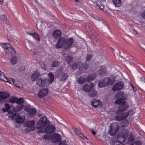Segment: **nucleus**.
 <instances>
[{"mask_svg": "<svg viewBox=\"0 0 145 145\" xmlns=\"http://www.w3.org/2000/svg\"><path fill=\"white\" fill-rule=\"evenodd\" d=\"M74 42V39L71 37L66 39L64 37L59 38L56 45V49L63 48L65 50H67L71 47Z\"/></svg>", "mask_w": 145, "mask_h": 145, "instance_id": "nucleus-1", "label": "nucleus"}, {"mask_svg": "<svg viewBox=\"0 0 145 145\" xmlns=\"http://www.w3.org/2000/svg\"><path fill=\"white\" fill-rule=\"evenodd\" d=\"M115 81V79L114 77H107L99 81L98 86L100 88L105 87L110 85H112Z\"/></svg>", "mask_w": 145, "mask_h": 145, "instance_id": "nucleus-2", "label": "nucleus"}, {"mask_svg": "<svg viewBox=\"0 0 145 145\" xmlns=\"http://www.w3.org/2000/svg\"><path fill=\"white\" fill-rule=\"evenodd\" d=\"M122 99H117L115 101L116 104L119 105L118 109L116 112V114H118L125 111L129 107V105L125 101H122Z\"/></svg>", "mask_w": 145, "mask_h": 145, "instance_id": "nucleus-3", "label": "nucleus"}, {"mask_svg": "<svg viewBox=\"0 0 145 145\" xmlns=\"http://www.w3.org/2000/svg\"><path fill=\"white\" fill-rule=\"evenodd\" d=\"M127 129H123L118 133L117 140L120 144H123L122 143L126 140L129 135Z\"/></svg>", "mask_w": 145, "mask_h": 145, "instance_id": "nucleus-4", "label": "nucleus"}, {"mask_svg": "<svg viewBox=\"0 0 145 145\" xmlns=\"http://www.w3.org/2000/svg\"><path fill=\"white\" fill-rule=\"evenodd\" d=\"M96 75L95 73L89 74L86 78L83 76H80L78 79V83L80 84H84L86 82L93 80L95 78Z\"/></svg>", "mask_w": 145, "mask_h": 145, "instance_id": "nucleus-5", "label": "nucleus"}, {"mask_svg": "<svg viewBox=\"0 0 145 145\" xmlns=\"http://www.w3.org/2000/svg\"><path fill=\"white\" fill-rule=\"evenodd\" d=\"M61 68H59L57 70L55 73L56 77L59 78L61 77L60 79L62 81H65L68 78V75L66 73H63Z\"/></svg>", "mask_w": 145, "mask_h": 145, "instance_id": "nucleus-6", "label": "nucleus"}, {"mask_svg": "<svg viewBox=\"0 0 145 145\" xmlns=\"http://www.w3.org/2000/svg\"><path fill=\"white\" fill-rule=\"evenodd\" d=\"M2 47L5 50L7 54H10L11 56L16 54V52L15 50L11 47L9 44L5 43L3 44Z\"/></svg>", "mask_w": 145, "mask_h": 145, "instance_id": "nucleus-7", "label": "nucleus"}, {"mask_svg": "<svg viewBox=\"0 0 145 145\" xmlns=\"http://www.w3.org/2000/svg\"><path fill=\"white\" fill-rule=\"evenodd\" d=\"M47 122V118L46 116H44L40 118L38 122L37 125L38 129H42L46 125Z\"/></svg>", "mask_w": 145, "mask_h": 145, "instance_id": "nucleus-8", "label": "nucleus"}, {"mask_svg": "<svg viewBox=\"0 0 145 145\" xmlns=\"http://www.w3.org/2000/svg\"><path fill=\"white\" fill-rule=\"evenodd\" d=\"M131 112H132V111H131ZM131 112V111H129V112H125L121 113H119L118 114H116L117 115L115 117V119L118 121L123 120L127 117Z\"/></svg>", "mask_w": 145, "mask_h": 145, "instance_id": "nucleus-9", "label": "nucleus"}, {"mask_svg": "<svg viewBox=\"0 0 145 145\" xmlns=\"http://www.w3.org/2000/svg\"><path fill=\"white\" fill-rule=\"evenodd\" d=\"M35 124V121L34 120L31 121H27L24 123V125L25 127H28L26 129V130L27 132L33 131L34 129L33 127Z\"/></svg>", "mask_w": 145, "mask_h": 145, "instance_id": "nucleus-10", "label": "nucleus"}, {"mask_svg": "<svg viewBox=\"0 0 145 145\" xmlns=\"http://www.w3.org/2000/svg\"><path fill=\"white\" fill-rule=\"evenodd\" d=\"M124 86L123 82L120 81L116 82L113 86L112 89L114 92L118 91L122 89Z\"/></svg>", "mask_w": 145, "mask_h": 145, "instance_id": "nucleus-11", "label": "nucleus"}, {"mask_svg": "<svg viewBox=\"0 0 145 145\" xmlns=\"http://www.w3.org/2000/svg\"><path fill=\"white\" fill-rule=\"evenodd\" d=\"M80 69L77 72V74L78 75H80L83 73L89 67L88 64L86 63H82L81 62H80Z\"/></svg>", "mask_w": 145, "mask_h": 145, "instance_id": "nucleus-12", "label": "nucleus"}, {"mask_svg": "<svg viewBox=\"0 0 145 145\" xmlns=\"http://www.w3.org/2000/svg\"><path fill=\"white\" fill-rule=\"evenodd\" d=\"M48 80L47 78L42 79L41 78H39L36 80L37 84L41 87L43 86H45L48 84Z\"/></svg>", "mask_w": 145, "mask_h": 145, "instance_id": "nucleus-13", "label": "nucleus"}, {"mask_svg": "<svg viewBox=\"0 0 145 145\" xmlns=\"http://www.w3.org/2000/svg\"><path fill=\"white\" fill-rule=\"evenodd\" d=\"M93 86V83L91 82H87L82 88V90L85 92H87L92 89Z\"/></svg>", "mask_w": 145, "mask_h": 145, "instance_id": "nucleus-14", "label": "nucleus"}, {"mask_svg": "<svg viewBox=\"0 0 145 145\" xmlns=\"http://www.w3.org/2000/svg\"><path fill=\"white\" fill-rule=\"evenodd\" d=\"M102 103L99 100L94 99L91 101V104L94 107L100 108L102 106Z\"/></svg>", "mask_w": 145, "mask_h": 145, "instance_id": "nucleus-15", "label": "nucleus"}, {"mask_svg": "<svg viewBox=\"0 0 145 145\" xmlns=\"http://www.w3.org/2000/svg\"><path fill=\"white\" fill-rule=\"evenodd\" d=\"M56 129L54 125H49L45 127L44 131L47 134H51L54 132Z\"/></svg>", "mask_w": 145, "mask_h": 145, "instance_id": "nucleus-16", "label": "nucleus"}, {"mask_svg": "<svg viewBox=\"0 0 145 145\" xmlns=\"http://www.w3.org/2000/svg\"><path fill=\"white\" fill-rule=\"evenodd\" d=\"M75 132L76 134L78 135L79 137L84 139H86V140L85 141L88 143H89L90 141L89 140L86 136H85L82 133V131L79 129H74Z\"/></svg>", "mask_w": 145, "mask_h": 145, "instance_id": "nucleus-17", "label": "nucleus"}, {"mask_svg": "<svg viewBox=\"0 0 145 145\" xmlns=\"http://www.w3.org/2000/svg\"><path fill=\"white\" fill-rule=\"evenodd\" d=\"M48 90L47 89H40L38 94V97L40 98H42L46 95L48 93Z\"/></svg>", "mask_w": 145, "mask_h": 145, "instance_id": "nucleus-18", "label": "nucleus"}, {"mask_svg": "<svg viewBox=\"0 0 145 145\" xmlns=\"http://www.w3.org/2000/svg\"><path fill=\"white\" fill-rule=\"evenodd\" d=\"M61 140V136L59 134L55 133L53 135L52 140L53 142H59Z\"/></svg>", "mask_w": 145, "mask_h": 145, "instance_id": "nucleus-19", "label": "nucleus"}, {"mask_svg": "<svg viewBox=\"0 0 145 145\" xmlns=\"http://www.w3.org/2000/svg\"><path fill=\"white\" fill-rule=\"evenodd\" d=\"M10 95V93L7 91H1L0 93V97L3 99H6L8 98Z\"/></svg>", "mask_w": 145, "mask_h": 145, "instance_id": "nucleus-20", "label": "nucleus"}, {"mask_svg": "<svg viewBox=\"0 0 145 145\" xmlns=\"http://www.w3.org/2000/svg\"><path fill=\"white\" fill-rule=\"evenodd\" d=\"M40 75V73L37 71H34L31 76V79L33 81H35Z\"/></svg>", "mask_w": 145, "mask_h": 145, "instance_id": "nucleus-21", "label": "nucleus"}, {"mask_svg": "<svg viewBox=\"0 0 145 145\" xmlns=\"http://www.w3.org/2000/svg\"><path fill=\"white\" fill-rule=\"evenodd\" d=\"M48 76L49 78V79L47 78L48 80V84H49L52 83L53 82L55 76L54 74L51 72H49L48 74Z\"/></svg>", "mask_w": 145, "mask_h": 145, "instance_id": "nucleus-22", "label": "nucleus"}, {"mask_svg": "<svg viewBox=\"0 0 145 145\" xmlns=\"http://www.w3.org/2000/svg\"><path fill=\"white\" fill-rule=\"evenodd\" d=\"M29 116L31 117L34 116L37 112L36 110L33 108L29 109L28 111Z\"/></svg>", "mask_w": 145, "mask_h": 145, "instance_id": "nucleus-23", "label": "nucleus"}, {"mask_svg": "<svg viewBox=\"0 0 145 145\" xmlns=\"http://www.w3.org/2000/svg\"><path fill=\"white\" fill-rule=\"evenodd\" d=\"M0 79L4 81L5 82H9L10 81L7 77L5 76V75L0 70Z\"/></svg>", "mask_w": 145, "mask_h": 145, "instance_id": "nucleus-24", "label": "nucleus"}, {"mask_svg": "<svg viewBox=\"0 0 145 145\" xmlns=\"http://www.w3.org/2000/svg\"><path fill=\"white\" fill-rule=\"evenodd\" d=\"M0 19L1 21L2 22H5L8 26H10L9 22L6 16L4 14L0 16Z\"/></svg>", "mask_w": 145, "mask_h": 145, "instance_id": "nucleus-25", "label": "nucleus"}, {"mask_svg": "<svg viewBox=\"0 0 145 145\" xmlns=\"http://www.w3.org/2000/svg\"><path fill=\"white\" fill-rule=\"evenodd\" d=\"M61 35V33L59 30H57L54 31L53 33V36L56 38L60 37Z\"/></svg>", "mask_w": 145, "mask_h": 145, "instance_id": "nucleus-26", "label": "nucleus"}, {"mask_svg": "<svg viewBox=\"0 0 145 145\" xmlns=\"http://www.w3.org/2000/svg\"><path fill=\"white\" fill-rule=\"evenodd\" d=\"M98 72L99 74H101V76L103 75L106 73V68L105 66H102L100 67Z\"/></svg>", "mask_w": 145, "mask_h": 145, "instance_id": "nucleus-27", "label": "nucleus"}, {"mask_svg": "<svg viewBox=\"0 0 145 145\" xmlns=\"http://www.w3.org/2000/svg\"><path fill=\"white\" fill-rule=\"evenodd\" d=\"M24 120L25 118L24 116H20V114H18L16 121L18 123H21L24 122Z\"/></svg>", "mask_w": 145, "mask_h": 145, "instance_id": "nucleus-28", "label": "nucleus"}, {"mask_svg": "<svg viewBox=\"0 0 145 145\" xmlns=\"http://www.w3.org/2000/svg\"><path fill=\"white\" fill-rule=\"evenodd\" d=\"M124 96V93L122 91H119L116 95V98L117 99H122V101H124V99L123 98Z\"/></svg>", "mask_w": 145, "mask_h": 145, "instance_id": "nucleus-29", "label": "nucleus"}, {"mask_svg": "<svg viewBox=\"0 0 145 145\" xmlns=\"http://www.w3.org/2000/svg\"><path fill=\"white\" fill-rule=\"evenodd\" d=\"M110 128L118 130L119 126L118 124L116 122L112 123L110 126Z\"/></svg>", "mask_w": 145, "mask_h": 145, "instance_id": "nucleus-30", "label": "nucleus"}, {"mask_svg": "<svg viewBox=\"0 0 145 145\" xmlns=\"http://www.w3.org/2000/svg\"><path fill=\"white\" fill-rule=\"evenodd\" d=\"M112 1L116 7H119L121 5V0H112Z\"/></svg>", "mask_w": 145, "mask_h": 145, "instance_id": "nucleus-31", "label": "nucleus"}, {"mask_svg": "<svg viewBox=\"0 0 145 145\" xmlns=\"http://www.w3.org/2000/svg\"><path fill=\"white\" fill-rule=\"evenodd\" d=\"M9 80L10 81L9 82V83L11 84V82H10V81H12L15 86L17 87H19V84H18L19 82L18 80H15L14 79L12 78H10L9 79Z\"/></svg>", "mask_w": 145, "mask_h": 145, "instance_id": "nucleus-32", "label": "nucleus"}, {"mask_svg": "<svg viewBox=\"0 0 145 145\" xmlns=\"http://www.w3.org/2000/svg\"><path fill=\"white\" fill-rule=\"evenodd\" d=\"M97 94V92L94 89L91 90L89 93V95L91 97H95Z\"/></svg>", "mask_w": 145, "mask_h": 145, "instance_id": "nucleus-33", "label": "nucleus"}, {"mask_svg": "<svg viewBox=\"0 0 145 145\" xmlns=\"http://www.w3.org/2000/svg\"><path fill=\"white\" fill-rule=\"evenodd\" d=\"M18 58L16 56H13L10 59V62L13 65L16 64L18 61Z\"/></svg>", "mask_w": 145, "mask_h": 145, "instance_id": "nucleus-34", "label": "nucleus"}, {"mask_svg": "<svg viewBox=\"0 0 145 145\" xmlns=\"http://www.w3.org/2000/svg\"><path fill=\"white\" fill-rule=\"evenodd\" d=\"M33 37L37 42H39L40 40V38L39 35L35 32H34V34L33 35Z\"/></svg>", "mask_w": 145, "mask_h": 145, "instance_id": "nucleus-35", "label": "nucleus"}, {"mask_svg": "<svg viewBox=\"0 0 145 145\" xmlns=\"http://www.w3.org/2000/svg\"><path fill=\"white\" fill-rule=\"evenodd\" d=\"M72 68L73 69H75L76 68L80 69V62H78L77 63H74L72 65Z\"/></svg>", "mask_w": 145, "mask_h": 145, "instance_id": "nucleus-36", "label": "nucleus"}, {"mask_svg": "<svg viewBox=\"0 0 145 145\" xmlns=\"http://www.w3.org/2000/svg\"><path fill=\"white\" fill-rule=\"evenodd\" d=\"M110 129L109 131V134L110 135H114L118 131V130L116 129H115L111 128H110Z\"/></svg>", "mask_w": 145, "mask_h": 145, "instance_id": "nucleus-37", "label": "nucleus"}, {"mask_svg": "<svg viewBox=\"0 0 145 145\" xmlns=\"http://www.w3.org/2000/svg\"><path fill=\"white\" fill-rule=\"evenodd\" d=\"M24 99L23 98H21L16 100V103L18 104L23 105L24 102Z\"/></svg>", "mask_w": 145, "mask_h": 145, "instance_id": "nucleus-38", "label": "nucleus"}, {"mask_svg": "<svg viewBox=\"0 0 145 145\" xmlns=\"http://www.w3.org/2000/svg\"><path fill=\"white\" fill-rule=\"evenodd\" d=\"M10 108L9 105L8 104H6L5 105V107L3 108L2 110L4 112H6Z\"/></svg>", "mask_w": 145, "mask_h": 145, "instance_id": "nucleus-39", "label": "nucleus"}, {"mask_svg": "<svg viewBox=\"0 0 145 145\" xmlns=\"http://www.w3.org/2000/svg\"><path fill=\"white\" fill-rule=\"evenodd\" d=\"M94 19H95L99 21H101L102 20V19L101 18L93 14H91L90 15Z\"/></svg>", "mask_w": 145, "mask_h": 145, "instance_id": "nucleus-40", "label": "nucleus"}, {"mask_svg": "<svg viewBox=\"0 0 145 145\" xmlns=\"http://www.w3.org/2000/svg\"><path fill=\"white\" fill-rule=\"evenodd\" d=\"M17 98L16 97H10L9 99V101L11 103H14L16 102Z\"/></svg>", "mask_w": 145, "mask_h": 145, "instance_id": "nucleus-41", "label": "nucleus"}, {"mask_svg": "<svg viewBox=\"0 0 145 145\" xmlns=\"http://www.w3.org/2000/svg\"><path fill=\"white\" fill-rule=\"evenodd\" d=\"M59 62L57 61H54L52 63V67H57L59 65Z\"/></svg>", "mask_w": 145, "mask_h": 145, "instance_id": "nucleus-42", "label": "nucleus"}, {"mask_svg": "<svg viewBox=\"0 0 145 145\" xmlns=\"http://www.w3.org/2000/svg\"><path fill=\"white\" fill-rule=\"evenodd\" d=\"M23 107V105L18 104V105L16 106V108L18 110H20Z\"/></svg>", "mask_w": 145, "mask_h": 145, "instance_id": "nucleus-43", "label": "nucleus"}, {"mask_svg": "<svg viewBox=\"0 0 145 145\" xmlns=\"http://www.w3.org/2000/svg\"><path fill=\"white\" fill-rule=\"evenodd\" d=\"M19 114H18L16 113H15L12 114V119L13 120H16V119L17 118H18V116Z\"/></svg>", "mask_w": 145, "mask_h": 145, "instance_id": "nucleus-44", "label": "nucleus"}, {"mask_svg": "<svg viewBox=\"0 0 145 145\" xmlns=\"http://www.w3.org/2000/svg\"><path fill=\"white\" fill-rule=\"evenodd\" d=\"M73 60L72 57L68 56L66 59L68 63H70Z\"/></svg>", "mask_w": 145, "mask_h": 145, "instance_id": "nucleus-45", "label": "nucleus"}, {"mask_svg": "<svg viewBox=\"0 0 145 145\" xmlns=\"http://www.w3.org/2000/svg\"><path fill=\"white\" fill-rule=\"evenodd\" d=\"M130 145H141V143L139 141H136Z\"/></svg>", "mask_w": 145, "mask_h": 145, "instance_id": "nucleus-46", "label": "nucleus"}, {"mask_svg": "<svg viewBox=\"0 0 145 145\" xmlns=\"http://www.w3.org/2000/svg\"><path fill=\"white\" fill-rule=\"evenodd\" d=\"M134 138V137L133 135H131L128 138V140L129 141L131 142L133 141Z\"/></svg>", "mask_w": 145, "mask_h": 145, "instance_id": "nucleus-47", "label": "nucleus"}, {"mask_svg": "<svg viewBox=\"0 0 145 145\" xmlns=\"http://www.w3.org/2000/svg\"><path fill=\"white\" fill-rule=\"evenodd\" d=\"M41 67L44 70H47L46 65L44 62H42L41 63Z\"/></svg>", "mask_w": 145, "mask_h": 145, "instance_id": "nucleus-48", "label": "nucleus"}, {"mask_svg": "<svg viewBox=\"0 0 145 145\" xmlns=\"http://www.w3.org/2000/svg\"><path fill=\"white\" fill-rule=\"evenodd\" d=\"M44 138L45 139L49 140L50 138V136L48 135L47 133L44 135Z\"/></svg>", "mask_w": 145, "mask_h": 145, "instance_id": "nucleus-49", "label": "nucleus"}, {"mask_svg": "<svg viewBox=\"0 0 145 145\" xmlns=\"http://www.w3.org/2000/svg\"><path fill=\"white\" fill-rule=\"evenodd\" d=\"M92 57V55H87L86 59V61H89L91 59Z\"/></svg>", "mask_w": 145, "mask_h": 145, "instance_id": "nucleus-50", "label": "nucleus"}, {"mask_svg": "<svg viewBox=\"0 0 145 145\" xmlns=\"http://www.w3.org/2000/svg\"><path fill=\"white\" fill-rule=\"evenodd\" d=\"M58 145H67L66 142L65 140L62 141Z\"/></svg>", "mask_w": 145, "mask_h": 145, "instance_id": "nucleus-51", "label": "nucleus"}, {"mask_svg": "<svg viewBox=\"0 0 145 145\" xmlns=\"http://www.w3.org/2000/svg\"><path fill=\"white\" fill-rule=\"evenodd\" d=\"M109 10L110 11H108V10H106V9H105V10H104V11L105 12H106V13L110 15H111V13L110 12V11L112 12V10Z\"/></svg>", "mask_w": 145, "mask_h": 145, "instance_id": "nucleus-52", "label": "nucleus"}, {"mask_svg": "<svg viewBox=\"0 0 145 145\" xmlns=\"http://www.w3.org/2000/svg\"><path fill=\"white\" fill-rule=\"evenodd\" d=\"M141 16L143 18H145V11H144L141 13Z\"/></svg>", "mask_w": 145, "mask_h": 145, "instance_id": "nucleus-53", "label": "nucleus"}, {"mask_svg": "<svg viewBox=\"0 0 145 145\" xmlns=\"http://www.w3.org/2000/svg\"><path fill=\"white\" fill-rule=\"evenodd\" d=\"M27 34L29 35H31L32 37H33V35H34V32L32 33H30L29 32H27Z\"/></svg>", "mask_w": 145, "mask_h": 145, "instance_id": "nucleus-54", "label": "nucleus"}, {"mask_svg": "<svg viewBox=\"0 0 145 145\" xmlns=\"http://www.w3.org/2000/svg\"><path fill=\"white\" fill-rule=\"evenodd\" d=\"M131 86L134 91H136L137 90V89L136 88L134 87L132 85H131Z\"/></svg>", "mask_w": 145, "mask_h": 145, "instance_id": "nucleus-55", "label": "nucleus"}, {"mask_svg": "<svg viewBox=\"0 0 145 145\" xmlns=\"http://www.w3.org/2000/svg\"><path fill=\"white\" fill-rule=\"evenodd\" d=\"M140 79L141 81H144L145 83V78L143 77H140Z\"/></svg>", "mask_w": 145, "mask_h": 145, "instance_id": "nucleus-56", "label": "nucleus"}, {"mask_svg": "<svg viewBox=\"0 0 145 145\" xmlns=\"http://www.w3.org/2000/svg\"><path fill=\"white\" fill-rule=\"evenodd\" d=\"M91 132L92 134L93 135H95L96 134V132H95L94 130L93 129L91 131Z\"/></svg>", "mask_w": 145, "mask_h": 145, "instance_id": "nucleus-57", "label": "nucleus"}, {"mask_svg": "<svg viewBox=\"0 0 145 145\" xmlns=\"http://www.w3.org/2000/svg\"><path fill=\"white\" fill-rule=\"evenodd\" d=\"M25 69L24 67L22 66L20 68V71H23L24 70V69Z\"/></svg>", "mask_w": 145, "mask_h": 145, "instance_id": "nucleus-58", "label": "nucleus"}, {"mask_svg": "<svg viewBox=\"0 0 145 145\" xmlns=\"http://www.w3.org/2000/svg\"><path fill=\"white\" fill-rule=\"evenodd\" d=\"M134 31L136 33L135 35H139V33H138L137 31L135 30V29H134Z\"/></svg>", "mask_w": 145, "mask_h": 145, "instance_id": "nucleus-59", "label": "nucleus"}, {"mask_svg": "<svg viewBox=\"0 0 145 145\" xmlns=\"http://www.w3.org/2000/svg\"><path fill=\"white\" fill-rule=\"evenodd\" d=\"M35 1H37L39 3H41L42 1V0H35Z\"/></svg>", "mask_w": 145, "mask_h": 145, "instance_id": "nucleus-60", "label": "nucleus"}, {"mask_svg": "<svg viewBox=\"0 0 145 145\" xmlns=\"http://www.w3.org/2000/svg\"><path fill=\"white\" fill-rule=\"evenodd\" d=\"M3 1L4 0H0V3L1 4H3Z\"/></svg>", "mask_w": 145, "mask_h": 145, "instance_id": "nucleus-61", "label": "nucleus"}, {"mask_svg": "<svg viewBox=\"0 0 145 145\" xmlns=\"http://www.w3.org/2000/svg\"><path fill=\"white\" fill-rule=\"evenodd\" d=\"M104 8L103 7V6H102V7H101L100 6V8L101 9H103Z\"/></svg>", "mask_w": 145, "mask_h": 145, "instance_id": "nucleus-62", "label": "nucleus"}, {"mask_svg": "<svg viewBox=\"0 0 145 145\" xmlns=\"http://www.w3.org/2000/svg\"><path fill=\"white\" fill-rule=\"evenodd\" d=\"M2 99H3L1 97H0V102H1L2 101Z\"/></svg>", "mask_w": 145, "mask_h": 145, "instance_id": "nucleus-63", "label": "nucleus"}, {"mask_svg": "<svg viewBox=\"0 0 145 145\" xmlns=\"http://www.w3.org/2000/svg\"><path fill=\"white\" fill-rule=\"evenodd\" d=\"M80 0H75V1L77 2H79Z\"/></svg>", "mask_w": 145, "mask_h": 145, "instance_id": "nucleus-64", "label": "nucleus"}]
</instances>
